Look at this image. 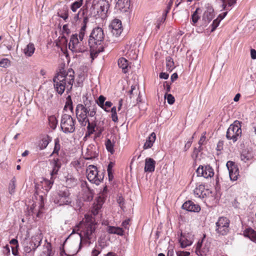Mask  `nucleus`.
I'll use <instances>...</instances> for the list:
<instances>
[{
  "label": "nucleus",
  "mask_w": 256,
  "mask_h": 256,
  "mask_svg": "<svg viewBox=\"0 0 256 256\" xmlns=\"http://www.w3.org/2000/svg\"><path fill=\"white\" fill-rule=\"evenodd\" d=\"M86 176L88 180L96 184H99L103 180L104 175L100 174L97 167L94 165H90L86 170Z\"/></svg>",
  "instance_id": "9d476101"
},
{
  "label": "nucleus",
  "mask_w": 256,
  "mask_h": 256,
  "mask_svg": "<svg viewBox=\"0 0 256 256\" xmlns=\"http://www.w3.org/2000/svg\"><path fill=\"white\" fill-rule=\"evenodd\" d=\"M204 186L202 184L198 185L194 190V194L196 197H203L205 194H204Z\"/></svg>",
  "instance_id": "72a5a7b5"
},
{
  "label": "nucleus",
  "mask_w": 256,
  "mask_h": 256,
  "mask_svg": "<svg viewBox=\"0 0 256 256\" xmlns=\"http://www.w3.org/2000/svg\"><path fill=\"white\" fill-rule=\"evenodd\" d=\"M87 9L84 8H81L77 14H74L71 20L72 23L77 22L80 19V16H82L83 18L86 16Z\"/></svg>",
  "instance_id": "2f4dec72"
},
{
  "label": "nucleus",
  "mask_w": 256,
  "mask_h": 256,
  "mask_svg": "<svg viewBox=\"0 0 256 256\" xmlns=\"http://www.w3.org/2000/svg\"><path fill=\"white\" fill-rule=\"evenodd\" d=\"M114 163L110 162L108 166L107 171L109 180H112L114 178L112 168L114 166Z\"/></svg>",
  "instance_id": "37998d69"
},
{
  "label": "nucleus",
  "mask_w": 256,
  "mask_h": 256,
  "mask_svg": "<svg viewBox=\"0 0 256 256\" xmlns=\"http://www.w3.org/2000/svg\"><path fill=\"white\" fill-rule=\"evenodd\" d=\"M94 0L92 6L98 10V14L102 18H105L107 17V13L110 8V4L108 0H98L96 4Z\"/></svg>",
  "instance_id": "f8f14e48"
},
{
  "label": "nucleus",
  "mask_w": 256,
  "mask_h": 256,
  "mask_svg": "<svg viewBox=\"0 0 256 256\" xmlns=\"http://www.w3.org/2000/svg\"><path fill=\"white\" fill-rule=\"evenodd\" d=\"M192 240L193 236L191 234L180 232L178 242L182 248H185L190 246L192 243Z\"/></svg>",
  "instance_id": "2eb2a0df"
},
{
  "label": "nucleus",
  "mask_w": 256,
  "mask_h": 256,
  "mask_svg": "<svg viewBox=\"0 0 256 256\" xmlns=\"http://www.w3.org/2000/svg\"><path fill=\"white\" fill-rule=\"evenodd\" d=\"M72 201L70 192L66 188H63L59 190L54 198V203L59 206L70 204Z\"/></svg>",
  "instance_id": "0eeeda50"
},
{
  "label": "nucleus",
  "mask_w": 256,
  "mask_h": 256,
  "mask_svg": "<svg viewBox=\"0 0 256 256\" xmlns=\"http://www.w3.org/2000/svg\"><path fill=\"white\" fill-rule=\"evenodd\" d=\"M52 138L48 136H44L40 140L38 144V146L40 150L45 149L48 144L51 142Z\"/></svg>",
  "instance_id": "cd10ccee"
},
{
  "label": "nucleus",
  "mask_w": 256,
  "mask_h": 256,
  "mask_svg": "<svg viewBox=\"0 0 256 256\" xmlns=\"http://www.w3.org/2000/svg\"><path fill=\"white\" fill-rule=\"evenodd\" d=\"M54 252L52 250L50 244H48L44 248L41 256H54Z\"/></svg>",
  "instance_id": "ea45409f"
},
{
  "label": "nucleus",
  "mask_w": 256,
  "mask_h": 256,
  "mask_svg": "<svg viewBox=\"0 0 256 256\" xmlns=\"http://www.w3.org/2000/svg\"><path fill=\"white\" fill-rule=\"evenodd\" d=\"M242 122L238 120H235L228 128L226 138L228 140L235 142L240 138L242 135Z\"/></svg>",
  "instance_id": "423d86ee"
},
{
  "label": "nucleus",
  "mask_w": 256,
  "mask_h": 256,
  "mask_svg": "<svg viewBox=\"0 0 256 256\" xmlns=\"http://www.w3.org/2000/svg\"><path fill=\"white\" fill-rule=\"evenodd\" d=\"M182 208L188 211L193 212H198L200 210V207L198 204H196L190 200L185 202Z\"/></svg>",
  "instance_id": "a211bd4d"
},
{
  "label": "nucleus",
  "mask_w": 256,
  "mask_h": 256,
  "mask_svg": "<svg viewBox=\"0 0 256 256\" xmlns=\"http://www.w3.org/2000/svg\"><path fill=\"white\" fill-rule=\"evenodd\" d=\"M111 112V118L112 119V120L114 122H118V118L117 116V112H116V106H113L110 110Z\"/></svg>",
  "instance_id": "8fccbe9b"
},
{
  "label": "nucleus",
  "mask_w": 256,
  "mask_h": 256,
  "mask_svg": "<svg viewBox=\"0 0 256 256\" xmlns=\"http://www.w3.org/2000/svg\"><path fill=\"white\" fill-rule=\"evenodd\" d=\"M222 7L224 10H230V7L234 5L236 0H222Z\"/></svg>",
  "instance_id": "58836bf2"
},
{
  "label": "nucleus",
  "mask_w": 256,
  "mask_h": 256,
  "mask_svg": "<svg viewBox=\"0 0 256 256\" xmlns=\"http://www.w3.org/2000/svg\"><path fill=\"white\" fill-rule=\"evenodd\" d=\"M98 244L101 248H104L108 246L106 241L104 239H101L98 240Z\"/></svg>",
  "instance_id": "13d9d810"
},
{
  "label": "nucleus",
  "mask_w": 256,
  "mask_h": 256,
  "mask_svg": "<svg viewBox=\"0 0 256 256\" xmlns=\"http://www.w3.org/2000/svg\"><path fill=\"white\" fill-rule=\"evenodd\" d=\"M88 21V16H84L82 20V23L81 28L80 30L78 35L82 38V37L84 38V36L86 34V28L87 27V24Z\"/></svg>",
  "instance_id": "473e14b6"
},
{
  "label": "nucleus",
  "mask_w": 256,
  "mask_h": 256,
  "mask_svg": "<svg viewBox=\"0 0 256 256\" xmlns=\"http://www.w3.org/2000/svg\"><path fill=\"white\" fill-rule=\"evenodd\" d=\"M35 50L34 44L30 42L22 50V52L26 56L30 57L34 54Z\"/></svg>",
  "instance_id": "bb28decb"
},
{
  "label": "nucleus",
  "mask_w": 256,
  "mask_h": 256,
  "mask_svg": "<svg viewBox=\"0 0 256 256\" xmlns=\"http://www.w3.org/2000/svg\"><path fill=\"white\" fill-rule=\"evenodd\" d=\"M104 50V46H96L94 47H90V58H92V60L96 58L98 54L101 52H102Z\"/></svg>",
  "instance_id": "393cba45"
},
{
  "label": "nucleus",
  "mask_w": 256,
  "mask_h": 256,
  "mask_svg": "<svg viewBox=\"0 0 256 256\" xmlns=\"http://www.w3.org/2000/svg\"><path fill=\"white\" fill-rule=\"evenodd\" d=\"M84 38H82L77 34L71 36L70 41L68 44L69 48L75 52H82L85 50L84 46Z\"/></svg>",
  "instance_id": "1a4fd4ad"
},
{
  "label": "nucleus",
  "mask_w": 256,
  "mask_h": 256,
  "mask_svg": "<svg viewBox=\"0 0 256 256\" xmlns=\"http://www.w3.org/2000/svg\"><path fill=\"white\" fill-rule=\"evenodd\" d=\"M68 109L71 112H72L73 110V106H72V102L70 98V96H68L66 98V105L64 108V110H66Z\"/></svg>",
  "instance_id": "49530a36"
},
{
  "label": "nucleus",
  "mask_w": 256,
  "mask_h": 256,
  "mask_svg": "<svg viewBox=\"0 0 256 256\" xmlns=\"http://www.w3.org/2000/svg\"><path fill=\"white\" fill-rule=\"evenodd\" d=\"M130 6V0H118L116 7L121 11L126 12Z\"/></svg>",
  "instance_id": "4be33fe9"
},
{
  "label": "nucleus",
  "mask_w": 256,
  "mask_h": 256,
  "mask_svg": "<svg viewBox=\"0 0 256 256\" xmlns=\"http://www.w3.org/2000/svg\"><path fill=\"white\" fill-rule=\"evenodd\" d=\"M96 222L94 217L89 215L85 216V220L80 222L78 226L74 227L73 232L80 230L82 228L79 235L80 238V242L79 248H81L82 245L89 246L96 240Z\"/></svg>",
  "instance_id": "f03ea898"
},
{
  "label": "nucleus",
  "mask_w": 256,
  "mask_h": 256,
  "mask_svg": "<svg viewBox=\"0 0 256 256\" xmlns=\"http://www.w3.org/2000/svg\"><path fill=\"white\" fill-rule=\"evenodd\" d=\"M156 166L155 160L150 158H147L145 160L144 170L146 172H152L154 171Z\"/></svg>",
  "instance_id": "6ab92c4d"
},
{
  "label": "nucleus",
  "mask_w": 256,
  "mask_h": 256,
  "mask_svg": "<svg viewBox=\"0 0 256 256\" xmlns=\"http://www.w3.org/2000/svg\"><path fill=\"white\" fill-rule=\"evenodd\" d=\"M177 256H189L190 252H188L178 251L176 252Z\"/></svg>",
  "instance_id": "e2e57ef3"
},
{
  "label": "nucleus",
  "mask_w": 256,
  "mask_h": 256,
  "mask_svg": "<svg viewBox=\"0 0 256 256\" xmlns=\"http://www.w3.org/2000/svg\"><path fill=\"white\" fill-rule=\"evenodd\" d=\"M83 4V0H78L72 2L70 6V8L74 12H76Z\"/></svg>",
  "instance_id": "e433bc0d"
},
{
  "label": "nucleus",
  "mask_w": 256,
  "mask_h": 256,
  "mask_svg": "<svg viewBox=\"0 0 256 256\" xmlns=\"http://www.w3.org/2000/svg\"><path fill=\"white\" fill-rule=\"evenodd\" d=\"M166 66L167 70L170 72H171L175 68L173 59L170 56L166 58Z\"/></svg>",
  "instance_id": "a19ab883"
},
{
  "label": "nucleus",
  "mask_w": 256,
  "mask_h": 256,
  "mask_svg": "<svg viewBox=\"0 0 256 256\" xmlns=\"http://www.w3.org/2000/svg\"><path fill=\"white\" fill-rule=\"evenodd\" d=\"M76 120L68 114H63L61 118L60 128L64 133H72L75 130Z\"/></svg>",
  "instance_id": "6e6552de"
},
{
  "label": "nucleus",
  "mask_w": 256,
  "mask_h": 256,
  "mask_svg": "<svg viewBox=\"0 0 256 256\" xmlns=\"http://www.w3.org/2000/svg\"><path fill=\"white\" fill-rule=\"evenodd\" d=\"M224 142H218L217 144L216 150H221L223 148Z\"/></svg>",
  "instance_id": "338daca9"
},
{
  "label": "nucleus",
  "mask_w": 256,
  "mask_h": 256,
  "mask_svg": "<svg viewBox=\"0 0 256 256\" xmlns=\"http://www.w3.org/2000/svg\"><path fill=\"white\" fill-rule=\"evenodd\" d=\"M112 103L110 101L104 102L103 108H101L106 112H110V108L112 106Z\"/></svg>",
  "instance_id": "6e6d98bb"
},
{
  "label": "nucleus",
  "mask_w": 256,
  "mask_h": 256,
  "mask_svg": "<svg viewBox=\"0 0 256 256\" xmlns=\"http://www.w3.org/2000/svg\"><path fill=\"white\" fill-rule=\"evenodd\" d=\"M198 176H203L206 178H211L214 175V170L212 167L208 165L200 166L196 170Z\"/></svg>",
  "instance_id": "ddd939ff"
},
{
  "label": "nucleus",
  "mask_w": 256,
  "mask_h": 256,
  "mask_svg": "<svg viewBox=\"0 0 256 256\" xmlns=\"http://www.w3.org/2000/svg\"><path fill=\"white\" fill-rule=\"evenodd\" d=\"M118 66L122 69L124 73L126 74L128 72V62L126 59L124 58H120L118 60Z\"/></svg>",
  "instance_id": "c756f323"
},
{
  "label": "nucleus",
  "mask_w": 256,
  "mask_h": 256,
  "mask_svg": "<svg viewBox=\"0 0 256 256\" xmlns=\"http://www.w3.org/2000/svg\"><path fill=\"white\" fill-rule=\"evenodd\" d=\"M52 185V182L45 178H42V180L36 184V193L39 196L40 202V206H38V209L36 208V204H32L28 210L29 214L34 215L36 214V217H40L42 213V210L44 207V201L46 196L48 192L51 188Z\"/></svg>",
  "instance_id": "20e7f679"
},
{
  "label": "nucleus",
  "mask_w": 256,
  "mask_h": 256,
  "mask_svg": "<svg viewBox=\"0 0 256 256\" xmlns=\"http://www.w3.org/2000/svg\"><path fill=\"white\" fill-rule=\"evenodd\" d=\"M230 220L226 217L219 218L216 224V232L220 236H226L229 232Z\"/></svg>",
  "instance_id": "9b49d317"
},
{
  "label": "nucleus",
  "mask_w": 256,
  "mask_h": 256,
  "mask_svg": "<svg viewBox=\"0 0 256 256\" xmlns=\"http://www.w3.org/2000/svg\"><path fill=\"white\" fill-rule=\"evenodd\" d=\"M214 10L212 8H208L204 12L202 18L206 23H208L214 18Z\"/></svg>",
  "instance_id": "c85d7f7f"
},
{
  "label": "nucleus",
  "mask_w": 256,
  "mask_h": 256,
  "mask_svg": "<svg viewBox=\"0 0 256 256\" xmlns=\"http://www.w3.org/2000/svg\"><path fill=\"white\" fill-rule=\"evenodd\" d=\"M164 97L165 98H166L168 102L170 104H172L175 102L174 96L171 94H165Z\"/></svg>",
  "instance_id": "864d4df0"
},
{
  "label": "nucleus",
  "mask_w": 256,
  "mask_h": 256,
  "mask_svg": "<svg viewBox=\"0 0 256 256\" xmlns=\"http://www.w3.org/2000/svg\"><path fill=\"white\" fill-rule=\"evenodd\" d=\"M74 80V72L72 68L60 71L53 78L54 88L56 92L62 95L66 89H72Z\"/></svg>",
  "instance_id": "7ed1b4c3"
},
{
  "label": "nucleus",
  "mask_w": 256,
  "mask_h": 256,
  "mask_svg": "<svg viewBox=\"0 0 256 256\" xmlns=\"http://www.w3.org/2000/svg\"><path fill=\"white\" fill-rule=\"evenodd\" d=\"M101 251L96 249V248H94L91 254V256H98V255L100 253Z\"/></svg>",
  "instance_id": "69168bd1"
},
{
  "label": "nucleus",
  "mask_w": 256,
  "mask_h": 256,
  "mask_svg": "<svg viewBox=\"0 0 256 256\" xmlns=\"http://www.w3.org/2000/svg\"><path fill=\"white\" fill-rule=\"evenodd\" d=\"M202 240H199L196 246L195 249L196 253L200 256H206L208 252L209 251L208 248H202Z\"/></svg>",
  "instance_id": "412c9836"
},
{
  "label": "nucleus",
  "mask_w": 256,
  "mask_h": 256,
  "mask_svg": "<svg viewBox=\"0 0 256 256\" xmlns=\"http://www.w3.org/2000/svg\"><path fill=\"white\" fill-rule=\"evenodd\" d=\"M104 34L103 30L100 27L94 28L90 34L88 40L90 47L104 46Z\"/></svg>",
  "instance_id": "39448f33"
},
{
  "label": "nucleus",
  "mask_w": 256,
  "mask_h": 256,
  "mask_svg": "<svg viewBox=\"0 0 256 256\" xmlns=\"http://www.w3.org/2000/svg\"><path fill=\"white\" fill-rule=\"evenodd\" d=\"M226 166L229 171L230 178L232 180L235 181L238 178L239 170L236 164L232 161H228L226 163Z\"/></svg>",
  "instance_id": "dca6fc26"
},
{
  "label": "nucleus",
  "mask_w": 256,
  "mask_h": 256,
  "mask_svg": "<svg viewBox=\"0 0 256 256\" xmlns=\"http://www.w3.org/2000/svg\"><path fill=\"white\" fill-rule=\"evenodd\" d=\"M129 94L130 98H132L134 94H138L139 96L140 92H138V90H136L135 86H132L130 90L129 91Z\"/></svg>",
  "instance_id": "603ef678"
},
{
  "label": "nucleus",
  "mask_w": 256,
  "mask_h": 256,
  "mask_svg": "<svg viewBox=\"0 0 256 256\" xmlns=\"http://www.w3.org/2000/svg\"><path fill=\"white\" fill-rule=\"evenodd\" d=\"M200 10L199 8H197L196 11L194 12V14L192 16V24H194L196 23L198 20L200 19V16H198V12Z\"/></svg>",
  "instance_id": "3c124183"
},
{
  "label": "nucleus",
  "mask_w": 256,
  "mask_h": 256,
  "mask_svg": "<svg viewBox=\"0 0 256 256\" xmlns=\"http://www.w3.org/2000/svg\"><path fill=\"white\" fill-rule=\"evenodd\" d=\"M61 146L58 138L54 140V146L52 154L50 156L56 155L59 156V152L60 150Z\"/></svg>",
  "instance_id": "f704fd0d"
},
{
  "label": "nucleus",
  "mask_w": 256,
  "mask_h": 256,
  "mask_svg": "<svg viewBox=\"0 0 256 256\" xmlns=\"http://www.w3.org/2000/svg\"><path fill=\"white\" fill-rule=\"evenodd\" d=\"M106 230L111 234H116L119 236H123L124 234V230L122 228L119 227L108 226Z\"/></svg>",
  "instance_id": "7c9ffc66"
},
{
  "label": "nucleus",
  "mask_w": 256,
  "mask_h": 256,
  "mask_svg": "<svg viewBox=\"0 0 256 256\" xmlns=\"http://www.w3.org/2000/svg\"><path fill=\"white\" fill-rule=\"evenodd\" d=\"M106 99V98L104 96L100 95L98 97V100L96 101L98 106H100V108H103L104 104V103Z\"/></svg>",
  "instance_id": "5fc2aeb1"
},
{
  "label": "nucleus",
  "mask_w": 256,
  "mask_h": 256,
  "mask_svg": "<svg viewBox=\"0 0 256 256\" xmlns=\"http://www.w3.org/2000/svg\"><path fill=\"white\" fill-rule=\"evenodd\" d=\"M48 124L50 127L52 129L54 130L58 124V120L54 116H50L48 118Z\"/></svg>",
  "instance_id": "79ce46f5"
},
{
  "label": "nucleus",
  "mask_w": 256,
  "mask_h": 256,
  "mask_svg": "<svg viewBox=\"0 0 256 256\" xmlns=\"http://www.w3.org/2000/svg\"><path fill=\"white\" fill-rule=\"evenodd\" d=\"M58 16L62 18L65 22H66L68 18V10L67 8L59 10Z\"/></svg>",
  "instance_id": "4c0bfd02"
},
{
  "label": "nucleus",
  "mask_w": 256,
  "mask_h": 256,
  "mask_svg": "<svg viewBox=\"0 0 256 256\" xmlns=\"http://www.w3.org/2000/svg\"><path fill=\"white\" fill-rule=\"evenodd\" d=\"M62 30L64 32L65 34H68L70 32V30L68 28V24H66L63 26L62 27Z\"/></svg>",
  "instance_id": "0e129e2a"
},
{
  "label": "nucleus",
  "mask_w": 256,
  "mask_h": 256,
  "mask_svg": "<svg viewBox=\"0 0 256 256\" xmlns=\"http://www.w3.org/2000/svg\"><path fill=\"white\" fill-rule=\"evenodd\" d=\"M50 164L52 167V170L50 174L52 176H54L57 174L60 168L61 164L58 158H55L50 161Z\"/></svg>",
  "instance_id": "aec40b11"
},
{
  "label": "nucleus",
  "mask_w": 256,
  "mask_h": 256,
  "mask_svg": "<svg viewBox=\"0 0 256 256\" xmlns=\"http://www.w3.org/2000/svg\"><path fill=\"white\" fill-rule=\"evenodd\" d=\"M16 178L15 177H13L10 180L8 185L9 192L10 194H12L14 192L16 188Z\"/></svg>",
  "instance_id": "c03bdc74"
},
{
  "label": "nucleus",
  "mask_w": 256,
  "mask_h": 256,
  "mask_svg": "<svg viewBox=\"0 0 256 256\" xmlns=\"http://www.w3.org/2000/svg\"><path fill=\"white\" fill-rule=\"evenodd\" d=\"M66 184L67 186L72 188L77 184V180L74 178H68L66 180Z\"/></svg>",
  "instance_id": "a18cd8bd"
},
{
  "label": "nucleus",
  "mask_w": 256,
  "mask_h": 256,
  "mask_svg": "<svg viewBox=\"0 0 256 256\" xmlns=\"http://www.w3.org/2000/svg\"><path fill=\"white\" fill-rule=\"evenodd\" d=\"M11 64V62L6 58H4L0 60V66L3 68H7Z\"/></svg>",
  "instance_id": "09e8293b"
},
{
  "label": "nucleus",
  "mask_w": 256,
  "mask_h": 256,
  "mask_svg": "<svg viewBox=\"0 0 256 256\" xmlns=\"http://www.w3.org/2000/svg\"><path fill=\"white\" fill-rule=\"evenodd\" d=\"M220 22V20L219 19V18H218L216 19L213 21L212 24L211 25L212 32H214L216 28L218 26Z\"/></svg>",
  "instance_id": "4d7b16f0"
},
{
  "label": "nucleus",
  "mask_w": 256,
  "mask_h": 256,
  "mask_svg": "<svg viewBox=\"0 0 256 256\" xmlns=\"http://www.w3.org/2000/svg\"><path fill=\"white\" fill-rule=\"evenodd\" d=\"M240 158L242 160L246 162L254 158V154L252 152L244 151L241 154Z\"/></svg>",
  "instance_id": "c9c22d12"
},
{
  "label": "nucleus",
  "mask_w": 256,
  "mask_h": 256,
  "mask_svg": "<svg viewBox=\"0 0 256 256\" xmlns=\"http://www.w3.org/2000/svg\"><path fill=\"white\" fill-rule=\"evenodd\" d=\"M156 139V134L154 132H152L150 136L146 140V142H145L143 148L144 150L148 149L151 148L154 143V142Z\"/></svg>",
  "instance_id": "a878e982"
},
{
  "label": "nucleus",
  "mask_w": 256,
  "mask_h": 256,
  "mask_svg": "<svg viewBox=\"0 0 256 256\" xmlns=\"http://www.w3.org/2000/svg\"><path fill=\"white\" fill-rule=\"evenodd\" d=\"M206 132H204L202 136H200V139L198 141V144L200 145V146H202L204 144L205 140H206Z\"/></svg>",
  "instance_id": "bf43d9fd"
},
{
  "label": "nucleus",
  "mask_w": 256,
  "mask_h": 256,
  "mask_svg": "<svg viewBox=\"0 0 256 256\" xmlns=\"http://www.w3.org/2000/svg\"><path fill=\"white\" fill-rule=\"evenodd\" d=\"M103 204V199L102 198H100V196L96 202L94 204L91 210L92 213L94 216H96L98 214L99 210L102 208Z\"/></svg>",
  "instance_id": "5701e85b"
},
{
  "label": "nucleus",
  "mask_w": 256,
  "mask_h": 256,
  "mask_svg": "<svg viewBox=\"0 0 256 256\" xmlns=\"http://www.w3.org/2000/svg\"><path fill=\"white\" fill-rule=\"evenodd\" d=\"M83 104H78L76 108V118L80 124L84 126L86 124L88 134H92L95 131L96 124L90 122L88 117H94L96 115L97 106L94 102L88 99L86 96H83Z\"/></svg>",
  "instance_id": "f257e3e1"
},
{
  "label": "nucleus",
  "mask_w": 256,
  "mask_h": 256,
  "mask_svg": "<svg viewBox=\"0 0 256 256\" xmlns=\"http://www.w3.org/2000/svg\"><path fill=\"white\" fill-rule=\"evenodd\" d=\"M110 27L112 34L116 37L120 36L123 30L122 22L118 19L114 20L110 24Z\"/></svg>",
  "instance_id": "f3484780"
},
{
  "label": "nucleus",
  "mask_w": 256,
  "mask_h": 256,
  "mask_svg": "<svg viewBox=\"0 0 256 256\" xmlns=\"http://www.w3.org/2000/svg\"><path fill=\"white\" fill-rule=\"evenodd\" d=\"M98 152L96 146L92 144H89L86 148L82 151V156L84 159L90 160L95 158L98 156Z\"/></svg>",
  "instance_id": "4468645a"
},
{
  "label": "nucleus",
  "mask_w": 256,
  "mask_h": 256,
  "mask_svg": "<svg viewBox=\"0 0 256 256\" xmlns=\"http://www.w3.org/2000/svg\"><path fill=\"white\" fill-rule=\"evenodd\" d=\"M164 87L166 88V94H168V93L170 90V86L168 82H165L164 83Z\"/></svg>",
  "instance_id": "052dcab7"
},
{
  "label": "nucleus",
  "mask_w": 256,
  "mask_h": 256,
  "mask_svg": "<svg viewBox=\"0 0 256 256\" xmlns=\"http://www.w3.org/2000/svg\"><path fill=\"white\" fill-rule=\"evenodd\" d=\"M250 56L252 59H256V50L254 49L250 50Z\"/></svg>",
  "instance_id": "774afa93"
},
{
  "label": "nucleus",
  "mask_w": 256,
  "mask_h": 256,
  "mask_svg": "<svg viewBox=\"0 0 256 256\" xmlns=\"http://www.w3.org/2000/svg\"><path fill=\"white\" fill-rule=\"evenodd\" d=\"M193 136L191 140H188L186 142V144L184 147V151H187L189 148L191 146L192 144V139L193 138Z\"/></svg>",
  "instance_id": "680f3d73"
},
{
  "label": "nucleus",
  "mask_w": 256,
  "mask_h": 256,
  "mask_svg": "<svg viewBox=\"0 0 256 256\" xmlns=\"http://www.w3.org/2000/svg\"><path fill=\"white\" fill-rule=\"evenodd\" d=\"M245 237L249 238L252 241L256 244V231L252 228H248L244 231Z\"/></svg>",
  "instance_id": "b1692460"
},
{
  "label": "nucleus",
  "mask_w": 256,
  "mask_h": 256,
  "mask_svg": "<svg viewBox=\"0 0 256 256\" xmlns=\"http://www.w3.org/2000/svg\"><path fill=\"white\" fill-rule=\"evenodd\" d=\"M106 147L108 152H110L112 154H114V144L109 139L106 140L105 143Z\"/></svg>",
  "instance_id": "de8ad7c7"
}]
</instances>
